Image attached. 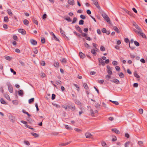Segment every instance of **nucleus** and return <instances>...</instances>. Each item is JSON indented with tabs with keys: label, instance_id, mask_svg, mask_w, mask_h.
<instances>
[{
	"label": "nucleus",
	"instance_id": "obj_1",
	"mask_svg": "<svg viewBox=\"0 0 147 147\" xmlns=\"http://www.w3.org/2000/svg\"><path fill=\"white\" fill-rule=\"evenodd\" d=\"M100 13L102 17L104 18L105 20H106L107 22L110 23V19L108 17V16L106 15L105 13L103 12H100Z\"/></svg>",
	"mask_w": 147,
	"mask_h": 147
},
{
	"label": "nucleus",
	"instance_id": "obj_2",
	"mask_svg": "<svg viewBox=\"0 0 147 147\" xmlns=\"http://www.w3.org/2000/svg\"><path fill=\"white\" fill-rule=\"evenodd\" d=\"M7 85L8 87L9 92L11 93H12L13 92V88L12 85L9 83H7Z\"/></svg>",
	"mask_w": 147,
	"mask_h": 147
},
{
	"label": "nucleus",
	"instance_id": "obj_3",
	"mask_svg": "<svg viewBox=\"0 0 147 147\" xmlns=\"http://www.w3.org/2000/svg\"><path fill=\"white\" fill-rule=\"evenodd\" d=\"M98 62L99 63V65H100L101 64L102 66H104L105 65V63L104 61L100 58L98 59Z\"/></svg>",
	"mask_w": 147,
	"mask_h": 147
},
{
	"label": "nucleus",
	"instance_id": "obj_4",
	"mask_svg": "<svg viewBox=\"0 0 147 147\" xmlns=\"http://www.w3.org/2000/svg\"><path fill=\"white\" fill-rule=\"evenodd\" d=\"M94 3L96 6V7L98 9H100V6L98 5V2L97 0H93V1Z\"/></svg>",
	"mask_w": 147,
	"mask_h": 147
},
{
	"label": "nucleus",
	"instance_id": "obj_5",
	"mask_svg": "<svg viewBox=\"0 0 147 147\" xmlns=\"http://www.w3.org/2000/svg\"><path fill=\"white\" fill-rule=\"evenodd\" d=\"M85 136L86 138H92V135L89 132L86 133Z\"/></svg>",
	"mask_w": 147,
	"mask_h": 147
},
{
	"label": "nucleus",
	"instance_id": "obj_6",
	"mask_svg": "<svg viewBox=\"0 0 147 147\" xmlns=\"http://www.w3.org/2000/svg\"><path fill=\"white\" fill-rule=\"evenodd\" d=\"M63 18L66 20L68 22H71V20L70 19L69 17L68 16H65Z\"/></svg>",
	"mask_w": 147,
	"mask_h": 147
},
{
	"label": "nucleus",
	"instance_id": "obj_7",
	"mask_svg": "<svg viewBox=\"0 0 147 147\" xmlns=\"http://www.w3.org/2000/svg\"><path fill=\"white\" fill-rule=\"evenodd\" d=\"M18 32L20 33H22L23 35H25L26 34V31L22 29H20L18 30Z\"/></svg>",
	"mask_w": 147,
	"mask_h": 147
},
{
	"label": "nucleus",
	"instance_id": "obj_8",
	"mask_svg": "<svg viewBox=\"0 0 147 147\" xmlns=\"http://www.w3.org/2000/svg\"><path fill=\"white\" fill-rule=\"evenodd\" d=\"M75 28L76 30H78L80 32H82V30L81 28L78 25H76L75 26Z\"/></svg>",
	"mask_w": 147,
	"mask_h": 147
},
{
	"label": "nucleus",
	"instance_id": "obj_9",
	"mask_svg": "<svg viewBox=\"0 0 147 147\" xmlns=\"http://www.w3.org/2000/svg\"><path fill=\"white\" fill-rule=\"evenodd\" d=\"M30 42L33 45H36L37 44V42L35 40L33 39H31L30 40Z\"/></svg>",
	"mask_w": 147,
	"mask_h": 147
},
{
	"label": "nucleus",
	"instance_id": "obj_10",
	"mask_svg": "<svg viewBox=\"0 0 147 147\" xmlns=\"http://www.w3.org/2000/svg\"><path fill=\"white\" fill-rule=\"evenodd\" d=\"M111 131L117 134H119L120 133V131L119 130L116 129H111Z\"/></svg>",
	"mask_w": 147,
	"mask_h": 147
},
{
	"label": "nucleus",
	"instance_id": "obj_11",
	"mask_svg": "<svg viewBox=\"0 0 147 147\" xmlns=\"http://www.w3.org/2000/svg\"><path fill=\"white\" fill-rule=\"evenodd\" d=\"M60 31L61 34L63 37H67L65 34V32L61 28H60Z\"/></svg>",
	"mask_w": 147,
	"mask_h": 147
},
{
	"label": "nucleus",
	"instance_id": "obj_12",
	"mask_svg": "<svg viewBox=\"0 0 147 147\" xmlns=\"http://www.w3.org/2000/svg\"><path fill=\"white\" fill-rule=\"evenodd\" d=\"M111 81L112 82H114L117 84H118L119 82V80L117 79H114L113 80H111Z\"/></svg>",
	"mask_w": 147,
	"mask_h": 147
},
{
	"label": "nucleus",
	"instance_id": "obj_13",
	"mask_svg": "<svg viewBox=\"0 0 147 147\" xmlns=\"http://www.w3.org/2000/svg\"><path fill=\"white\" fill-rule=\"evenodd\" d=\"M74 0H68V3L70 5H74Z\"/></svg>",
	"mask_w": 147,
	"mask_h": 147
},
{
	"label": "nucleus",
	"instance_id": "obj_14",
	"mask_svg": "<svg viewBox=\"0 0 147 147\" xmlns=\"http://www.w3.org/2000/svg\"><path fill=\"white\" fill-rule=\"evenodd\" d=\"M79 55L80 57L82 59L84 58L85 56V55L81 52H80Z\"/></svg>",
	"mask_w": 147,
	"mask_h": 147
},
{
	"label": "nucleus",
	"instance_id": "obj_15",
	"mask_svg": "<svg viewBox=\"0 0 147 147\" xmlns=\"http://www.w3.org/2000/svg\"><path fill=\"white\" fill-rule=\"evenodd\" d=\"M19 95L20 96H22L24 94L23 91L22 90H20L18 91Z\"/></svg>",
	"mask_w": 147,
	"mask_h": 147
},
{
	"label": "nucleus",
	"instance_id": "obj_16",
	"mask_svg": "<svg viewBox=\"0 0 147 147\" xmlns=\"http://www.w3.org/2000/svg\"><path fill=\"white\" fill-rule=\"evenodd\" d=\"M139 35L141 36L143 38H146V36L145 34L142 32V31L140 32Z\"/></svg>",
	"mask_w": 147,
	"mask_h": 147
},
{
	"label": "nucleus",
	"instance_id": "obj_17",
	"mask_svg": "<svg viewBox=\"0 0 147 147\" xmlns=\"http://www.w3.org/2000/svg\"><path fill=\"white\" fill-rule=\"evenodd\" d=\"M113 28L114 30L117 33H120V31L117 27L114 26L113 27Z\"/></svg>",
	"mask_w": 147,
	"mask_h": 147
},
{
	"label": "nucleus",
	"instance_id": "obj_18",
	"mask_svg": "<svg viewBox=\"0 0 147 147\" xmlns=\"http://www.w3.org/2000/svg\"><path fill=\"white\" fill-rule=\"evenodd\" d=\"M8 14L10 16H11L13 15V13L11 9H9L7 10Z\"/></svg>",
	"mask_w": 147,
	"mask_h": 147
},
{
	"label": "nucleus",
	"instance_id": "obj_19",
	"mask_svg": "<svg viewBox=\"0 0 147 147\" xmlns=\"http://www.w3.org/2000/svg\"><path fill=\"white\" fill-rule=\"evenodd\" d=\"M70 143H71V142H67V143H62V144H60L59 146H66V145H68L69 144H70Z\"/></svg>",
	"mask_w": 147,
	"mask_h": 147
},
{
	"label": "nucleus",
	"instance_id": "obj_20",
	"mask_svg": "<svg viewBox=\"0 0 147 147\" xmlns=\"http://www.w3.org/2000/svg\"><path fill=\"white\" fill-rule=\"evenodd\" d=\"M83 84L85 89L87 90L88 88V86L86 83H83Z\"/></svg>",
	"mask_w": 147,
	"mask_h": 147
},
{
	"label": "nucleus",
	"instance_id": "obj_21",
	"mask_svg": "<svg viewBox=\"0 0 147 147\" xmlns=\"http://www.w3.org/2000/svg\"><path fill=\"white\" fill-rule=\"evenodd\" d=\"M22 111L23 113L27 114L28 117H30L31 116V115L30 114H29L28 112L24 110H22Z\"/></svg>",
	"mask_w": 147,
	"mask_h": 147
},
{
	"label": "nucleus",
	"instance_id": "obj_22",
	"mask_svg": "<svg viewBox=\"0 0 147 147\" xmlns=\"http://www.w3.org/2000/svg\"><path fill=\"white\" fill-rule=\"evenodd\" d=\"M0 101L1 104L6 105L7 104L6 102L4 100L3 98H1L0 99Z\"/></svg>",
	"mask_w": 147,
	"mask_h": 147
},
{
	"label": "nucleus",
	"instance_id": "obj_23",
	"mask_svg": "<svg viewBox=\"0 0 147 147\" xmlns=\"http://www.w3.org/2000/svg\"><path fill=\"white\" fill-rule=\"evenodd\" d=\"M31 134L32 135V136L35 138H37L39 137V135L36 133H32Z\"/></svg>",
	"mask_w": 147,
	"mask_h": 147
},
{
	"label": "nucleus",
	"instance_id": "obj_24",
	"mask_svg": "<svg viewBox=\"0 0 147 147\" xmlns=\"http://www.w3.org/2000/svg\"><path fill=\"white\" fill-rule=\"evenodd\" d=\"M138 144L140 147H142L143 145V142L141 141H140L138 142Z\"/></svg>",
	"mask_w": 147,
	"mask_h": 147
},
{
	"label": "nucleus",
	"instance_id": "obj_25",
	"mask_svg": "<svg viewBox=\"0 0 147 147\" xmlns=\"http://www.w3.org/2000/svg\"><path fill=\"white\" fill-rule=\"evenodd\" d=\"M90 112L91 115L92 116H94V113L93 110L92 109H90Z\"/></svg>",
	"mask_w": 147,
	"mask_h": 147
},
{
	"label": "nucleus",
	"instance_id": "obj_26",
	"mask_svg": "<svg viewBox=\"0 0 147 147\" xmlns=\"http://www.w3.org/2000/svg\"><path fill=\"white\" fill-rule=\"evenodd\" d=\"M24 24L25 25H27L29 23V22L26 19H24L23 20Z\"/></svg>",
	"mask_w": 147,
	"mask_h": 147
},
{
	"label": "nucleus",
	"instance_id": "obj_27",
	"mask_svg": "<svg viewBox=\"0 0 147 147\" xmlns=\"http://www.w3.org/2000/svg\"><path fill=\"white\" fill-rule=\"evenodd\" d=\"M34 101V98H32L29 100L28 102L29 104L32 103Z\"/></svg>",
	"mask_w": 147,
	"mask_h": 147
},
{
	"label": "nucleus",
	"instance_id": "obj_28",
	"mask_svg": "<svg viewBox=\"0 0 147 147\" xmlns=\"http://www.w3.org/2000/svg\"><path fill=\"white\" fill-rule=\"evenodd\" d=\"M4 96L5 97V98L7 100H9V99L10 100V98L8 94H4Z\"/></svg>",
	"mask_w": 147,
	"mask_h": 147
},
{
	"label": "nucleus",
	"instance_id": "obj_29",
	"mask_svg": "<svg viewBox=\"0 0 147 147\" xmlns=\"http://www.w3.org/2000/svg\"><path fill=\"white\" fill-rule=\"evenodd\" d=\"M102 146L104 147H107V145L104 141H102L101 142Z\"/></svg>",
	"mask_w": 147,
	"mask_h": 147
},
{
	"label": "nucleus",
	"instance_id": "obj_30",
	"mask_svg": "<svg viewBox=\"0 0 147 147\" xmlns=\"http://www.w3.org/2000/svg\"><path fill=\"white\" fill-rule=\"evenodd\" d=\"M54 65L56 67H58L59 66V63L58 62H55L54 64Z\"/></svg>",
	"mask_w": 147,
	"mask_h": 147
},
{
	"label": "nucleus",
	"instance_id": "obj_31",
	"mask_svg": "<svg viewBox=\"0 0 147 147\" xmlns=\"http://www.w3.org/2000/svg\"><path fill=\"white\" fill-rule=\"evenodd\" d=\"M110 101L112 102L113 104H115L116 105H118L119 104L118 102L117 101H112L111 100H110Z\"/></svg>",
	"mask_w": 147,
	"mask_h": 147
},
{
	"label": "nucleus",
	"instance_id": "obj_32",
	"mask_svg": "<svg viewBox=\"0 0 147 147\" xmlns=\"http://www.w3.org/2000/svg\"><path fill=\"white\" fill-rule=\"evenodd\" d=\"M134 26L137 29L139 30V31L142 30L141 28L138 26V25L136 24L135 25H134Z\"/></svg>",
	"mask_w": 147,
	"mask_h": 147
},
{
	"label": "nucleus",
	"instance_id": "obj_33",
	"mask_svg": "<svg viewBox=\"0 0 147 147\" xmlns=\"http://www.w3.org/2000/svg\"><path fill=\"white\" fill-rule=\"evenodd\" d=\"M134 75L137 78H140V76L137 74L136 71L134 72Z\"/></svg>",
	"mask_w": 147,
	"mask_h": 147
},
{
	"label": "nucleus",
	"instance_id": "obj_34",
	"mask_svg": "<svg viewBox=\"0 0 147 147\" xmlns=\"http://www.w3.org/2000/svg\"><path fill=\"white\" fill-rule=\"evenodd\" d=\"M100 50L101 51H104L105 50V49L103 46L102 45L100 46Z\"/></svg>",
	"mask_w": 147,
	"mask_h": 147
},
{
	"label": "nucleus",
	"instance_id": "obj_35",
	"mask_svg": "<svg viewBox=\"0 0 147 147\" xmlns=\"http://www.w3.org/2000/svg\"><path fill=\"white\" fill-rule=\"evenodd\" d=\"M84 24V21L82 20H80L79 21V24L80 25H83Z\"/></svg>",
	"mask_w": 147,
	"mask_h": 147
},
{
	"label": "nucleus",
	"instance_id": "obj_36",
	"mask_svg": "<svg viewBox=\"0 0 147 147\" xmlns=\"http://www.w3.org/2000/svg\"><path fill=\"white\" fill-rule=\"evenodd\" d=\"M4 21L7 22L8 21V18L7 16H5L4 17Z\"/></svg>",
	"mask_w": 147,
	"mask_h": 147
},
{
	"label": "nucleus",
	"instance_id": "obj_37",
	"mask_svg": "<svg viewBox=\"0 0 147 147\" xmlns=\"http://www.w3.org/2000/svg\"><path fill=\"white\" fill-rule=\"evenodd\" d=\"M119 76L120 78H123L124 77V75L122 73H120L119 74Z\"/></svg>",
	"mask_w": 147,
	"mask_h": 147
},
{
	"label": "nucleus",
	"instance_id": "obj_38",
	"mask_svg": "<svg viewBox=\"0 0 147 147\" xmlns=\"http://www.w3.org/2000/svg\"><path fill=\"white\" fill-rule=\"evenodd\" d=\"M111 78V76L109 75H107L105 77V78L107 80H109Z\"/></svg>",
	"mask_w": 147,
	"mask_h": 147
},
{
	"label": "nucleus",
	"instance_id": "obj_39",
	"mask_svg": "<svg viewBox=\"0 0 147 147\" xmlns=\"http://www.w3.org/2000/svg\"><path fill=\"white\" fill-rule=\"evenodd\" d=\"M77 20V18H76V17L74 18L73 19V20L72 22V23L74 24V23H76V21Z\"/></svg>",
	"mask_w": 147,
	"mask_h": 147
},
{
	"label": "nucleus",
	"instance_id": "obj_40",
	"mask_svg": "<svg viewBox=\"0 0 147 147\" xmlns=\"http://www.w3.org/2000/svg\"><path fill=\"white\" fill-rule=\"evenodd\" d=\"M61 62L63 63H65L66 62V59L65 58H63L61 60Z\"/></svg>",
	"mask_w": 147,
	"mask_h": 147
},
{
	"label": "nucleus",
	"instance_id": "obj_41",
	"mask_svg": "<svg viewBox=\"0 0 147 147\" xmlns=\"http://www.w3.org/2000/svg\"><path fill=\"white\" fill-rule=\"evenodd\" d=\"M47 17V15L46 14L44 13L42 16V18L43 20L45 19Z\"/></svg>",
	"mask_w": 147,
	"mask_h": 147
},
{
	"label": "nucleus",
	"instance_id": "obj_42",
	"mask_svg": "<svg viewBox=\"0 0 147 147\" xmlns=\"http://www.w3.org/2000/svg\"><path fill=\"white\" fill-rule=\"evenodd\" d=\"M61 82L60 80L56 81V84L58 85H60L61 84Z\"/></svg>",
	"mask_w": 147,
	"mask_h": 147
},
{
	"label": "nucleus",
	"instance_id": "obj_43",
	"mask_svg": "<svg viewBox=\"0 0 147 147\" xmlns=\"http://www.w3.org/2000/svg\"><path fill=\"white\" fill-rule=\"evenodd\" d=\"M75 103L77 105H81V102L78 100H77L76 101Z\"/></svg>",
	"mask_w": 147,
	"mask_h": 147
},
{
	"label": "nucleus",
	"instance_id": "obj_44",
	"mask_svg": "<svg viewBox=\"0 0 147 147\" xmlns=\"http://www.w3.org/2000/svg\"><path fill=\"white\" fill-rule=\"evenodd\" d=\"M134 43L136 46L138 47L140 45L139 43L136 41H134Z\"/></svg>",
	"mask_w": 147,
	"mask_h": 147
},
{
	"label": "nucleus",
	"instance_id": "obj_45",
	"mask_svg": "<svg viewBox=\"0 0 147 147\" xmlns=\"http://www.w3.org/2000/svg\"><path fill=\"white\" fill-rule=\"evenodd\" d=\"M11 72L12 73H13L14 75L16 74V73L15 71L13 69L11 68L10 69Z\"/></svg>",
	"mask_w": 147,
	"mask_h": 147
},
{
	"label": "nucleus",
	"instance_id": "obj_46",
	"mask_svg": "<svg viewBox=\"0 0 147 147\" xmlns=\"http://www.w3.org/2000/svg\"><path fill=\"white\" fill-rule=\"evenodd\" d=\"M27 120L30 123H31L32 121L31 118L30 117H28L27 118Z\"/></svg>",
	"mask_w": 147,
	"mask_h": 147
},
{
	"label": "nucleus",
	"instance_id": "obj_47",
	"mask_svg": "<svg viewBox=\"0 0 147 147\" xmlns=\"http://www.w3.org/2000/svg\"><path fill=\"white\" fill-rule=\"evenodd\" d=\"M134 30L136 33H137L139 35L140 33V32L141 31H142V30L138 31L136 30L135 29H134Z\"/></svg>",
	"mask_w": 147,
	"mask_h": 147
},
{
	"label": "nucleus",
	"instance_id": "obj_48",
	"mask_svg": "<svg viewBox=\"0 0 147 147\" xmlns=\"http://www.w3.org/2000/svg\"><path fill=\"white\" fill-rule=\"evenodd\" d=\"M68 108L70 109L72 111H74L75 109L76 108L75 106L70 107L69 106H68Z\"/></svg>",
	"mask_w": 147,
	"mask_h": 147
},
{
	"label": "nucleus",
	"instance_id": "obj_49",
	"mask_svg": "<svg viewBox=\"0 0 147 147\" xmlns=\"http://www.w3.org/2000/svg\"><path fill=\"white\" fill-rule=\"evenodd\" d=\"M74 130H75V131H76L78 132H80L81 131H82V130L81 129H80L78 128H75L74 129Z\"/></svg>",
	"mask_w": 147,
	"mask_h": 147
},
{
	"label": "nucleus",
	"instance_id": "obj_50",
	"mask_svg": "<svg viewBox=\"0 0 147 147\" xmlns=\"http://www.w3.org/2000/svg\"><path fill=\"white\" fill-rule=\"evenodd\" d=\"M13 104L15 105H17L18 104V101L17 100H13Z\"/></svg>",
	"mask_w": 147,
	"mask_h": 147
},
{
	"label": "nucleus",
	"instance_id": "obj_51",
	"mask_svg": "<svg viewBox=\"0 0 147 147\" xmlns=\"http://www.w3.org/2000/svg\"><path fill=\"white\" fill-rule=\"evenodd\" d=\"M65 127L66 129L68 130H70L71 129V127H69L68 125H65Z\"/></svg>",
	"mask_w": 147,
	"mask_h": 147
},
{
	"label": "nucleus",
	"instance_id": "obj_52",
	"mask_svg": "<svg viewBox=\"0 0 147 147\" xmlns=\"http://www.w3.org/2000/svg\"><path fill=\"white\" fill-rule=\"evenodd\" d=\"M143 110L142 109H140L139 110V113L140 114H142L143 113Z\"/></svg>",
	"mask_w": 147,
	"mask_h": 147
},
{
	"label": "nucleus",
	"instance_id": "obj_53",
	"mask_svg": "<svg viewBox=\"0 0 147 147\" xmlns=\"http://www.w3.org/2000/svg\"><path fill=\"white\" fill-rule=\"evenodd\" d=\"M131 45L130 43L129 44V47L131 48V49L132 50H133L135 48V47L133 46H131Z\"/></svg>",
	"mask_w": 147,
	"mask_h": 147
},
{
	"label": "nucleus",
	"instance_id": "obj_54",
	"mask_svg": "<svg viewBox=\"0 0 147 147\" xmlns=\"http://www.w3.org/2000/svg\"><path fill=\"white\" fill-rule=\"evenodd\" d=\"M107 72L110 75L112 74V72L111 70V69H108L107 71Z\"/></svg>",
	"mask_w": 147,
	"mask_h": 147
},
{
	"label": "nucleus",
	"instance_id": "obj_55",
	"mask_svg": "<svg viewBox=\"0 0 147 147\" xmlns=\"http://www.w3.org/2000/svg\"><path fill=\"white\" fill-rule=\"evenodd\" d=\"M125 42L126 43L129 42V40L128 38H126L124 39Z\"/></svg>",
	"mask_w": 147,
	"mask_h": 147
},
{
	"label": "nucleus",
	"instance_id": "obj_56",
	"mask_svg": "<svg viewBox=\"0 0 147 147\" xmlns=\"http://www.w3.org/2000/svg\"><path fill=\"white\" fill-rule=\"evenodd\" d=\"M112 64L114 65H116L117 64V61H114L112 62Z\"/></svg>",
	"mask_w": 147,
	"mask_h": 147
},
{
	"label": "nucleus",
	"instance_id": "obj_57",
	"mask_svg": "<svg viewBox=\"0 0 147 147\" xmlns=\"http://www.w3.org/2000/svg\"><path fill=\"white\" fill-rule=\"evenodd\" d=\"M81 33L82 36L83 37H86V36L87 35V34H86V33H83L82 32Z\"/></svg>",
	"mask_w": 147,
	"mask_h": 147
},
{
	"label": "nucleus",
	"instance_id": "obj_58",
	"mask_svg": "<svg viewBox=\"0 0 147 147\" xmlns=\"http://www.w3.org/2000/svg\"><path fill=\"white\" fill-rule=\"evenodd\" d=\"M40 75L42 77H45L46 76V74L44 73H41Z\"/></svg>",
	"mask_w": 147,
	"mask_h": 147
},
{
	"label": "nucleus",
	"instance_id": "obj_59",
	"mask_svg": "<svg viewBox=\"0 0 147 147\" xmlns=\"http://www.w3.org/2000/svg\"><path fill=\"white\" fill-rule=\"evenodd\" d=\"M138 84L137 83H134L133 85V86L134 87H137L138 86Z\"/></svg>",
	"mask_w": 147,
	"mask_h": 147
},
{
	"label": "nucleus",
	"instance_id": "obj_60",
	"mask_svg": "<svg viewBox=\"0 0 147 147\" xmlns=\"http://www.w3.org/2000/svg\"><path fill=\"white\" fill-rule=\"evenodd\" d=\"M56 96L54 94H53L52 95L51 99L52 100H54Z\"/></svg>",
	"mask_w": 147,
	"mask_h": 147
},
{
	"label": "nucleus",
	"instance_id": "obj_61",
	"mask_svg": "<svg viewBox=\"0 0 147 147\" xmlns=\"http://www.w3.org/2000/svg\"><path fill=\"white\" fill-rule=\"evenodd\" d=\"M41 42L42 43L44 44L45 42V38H43L41 39Z\"/></svg>",
	"mask_w": 147,
	"mask_h": 147
},
{
	"label": "nucleus",
	"instance_id": "obj_62",
	"mask_svg": "<svg viewBox=\"0 0 147 147\" xmlns=\"http://www.w3.org/2000/svg\"><path fill=\"white\" fill-rule=\"evenodd\" d=\"M80 17L81 18L83 19H85L86 18L85 16L84 15H81L80 16Z\"/></svg>",
	"mask_w": 147,
	"mask_h": 147
},
{
	"label": "nucleus",
	"instance_id": "obj_63",
	"mask_svg": "<svg viewBox=\"0 0 147 147\" xmlns=\"http://www.w3.org/2000/svg\"><path fill=\"white\" fill-rule=\"evenodd\" d=\"M86 12L87 13L88 15H90L91 13V11L89 9H88L87 10Z\"/></svg>",
	"mask_w": 147,
	"mask_h": 147
},
{
	"label": "nucleus",
	"instance_id": "obj_64",
	"mask_svg": "<svg viewBox=\"0 0 147 147\" xmlns=\"http://www.w3.org/2000/svg\"><path fill=\"white\" fill-rule=\"evenodd\" d=\"M41 65H42L45 66V62L44 61H42L41 62Z\"/></svg>",
	"mask_w": 147,
	"mask_h": 147
}]
</instances>
